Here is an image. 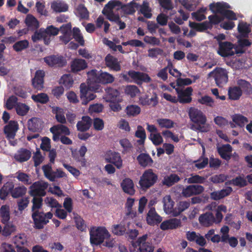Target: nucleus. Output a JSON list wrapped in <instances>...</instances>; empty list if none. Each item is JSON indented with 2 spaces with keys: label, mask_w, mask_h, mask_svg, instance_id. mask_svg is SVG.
<instances>
[{
  "label": "nucleus",
  "mask_w": 252,
  "mask_h": 252,
  "mask_svg": "<svg viewBox=\"0 0 252 252\" xmlns=\"http://www.w3.org/2000/svg\"><path fill=\"white\" fill-rule=\"evenodd\" d=\"M138 8L139 4L136 3H131L123 6L119 1L113 0L109 1L105 5L102 12L110 21L116 22L118 21L119 16L114 13L115 11L121 9L125 13L130 14L134 13Z\"/></svg>",
  "instance_id": "f257e3e1"
},
{
  "label": "nucleus",
  "mask_w": 252,
  "mask_h": 252,
  "mask_svg": "<svg viewBox=\"0 0 252 252\" xmlns=\"http://www.w3.org/2000/svg\"><path fill=\"white\" fill-rule=\"evenodd\" d=\"M90 242L93 245H99L105 239L111 237V234L104 226H93L90 229Z\"/></svg>",
  "instance_id": "f03ea898"
},
{
  "label": "nucleus",
  "mask_w": 252,
  "mask_h": 252,
  "mask_svg": "<svg viewBox=\"0 0 252 252\" xmlns=\"http://www.w3.org/2000/svg\"><path fill=\"white\" fill-rule=\"evenodd\" d=\"M189 113L191 121L197 124V130L201 132H207L210 129V125L206 123V117L201 111L191 107Z\"/></svg>",
  "instance_id": "7ed1b4c3"
},
{
  "label": "nucleus",
  "mask_w": 252,
  "mask_h": 252,
  "mask_svg": "<svg viewBox=\"0 0 252 252\" xmlns=\"http://www.w3.org/2000/svg\"><path fill=\"white\" fill-rule=\"evenodd\" d=\"M230 6L224 2H217L210 4V10L214 13L220 14L222 18L230 20H235L237 19V16L233 11L228 8Z\"/></svg>",
  "instance_id": "20e7f679"
},
{
  "label": "nucleus",
  "mask_w": 252,
  "mask_h": 252,
  "mask_svg": "<svg viewBox=\"0 0 252 252\" xmlns=\"http://www.w3.org/2000/svg\"><path fill=\"white\" fill-rule=\"evenodd\" d=\"M228 71L222 67H217L208 74L209 77L213 78L216 85L220 87H223L228 80Z\"/></svg>",
  "instance_id": "39448f33"
},
{
  "label": "nucleus",
  "mask_w": 252,
  "mask_h": 252,
  "mask_svg": "<svg viewBox=\"0 0 252 252\" xmlns=\"http://www.w3.org/2000/svg\"><path fill=\"white\" fill-rule=\"evenodd\" d=\"M243 51L241 49L236 47L230 42L224 41L219 43L218 53L221 57H225L232 56L235 54L242 53Z\"/></svg>",
  "instance_id": "423d86ee"
},
{
  "label": "nucleus",
  "mask_w": 252,
  "mask_h": 252,
  "mask_svg": "<svg viewBox=\"0 0 252 252\" xmlns=\"http://www.w3.org/2000/svg\"><path fill=\"white\" fill-rule=\"evenodd\" d=\"M157 179V175L150 169L144 171L140 177L139 184L142 189H147L154 185Z\"/></svg>",
  "instance_id": "0eeeda50"
},
{
  "label": "nucleus",
  "mask_w": 252,
  "mask_h": 252,
  "mask_svg": "<svg viewBox=\"0 0 252 252\" xmlns=\"http://www.w3.org/2000/svg\"><path fill=\"white\" fill-rule=\"evenodd\" d=\"M52 217L53 214L51 212L44 214L43 212L35 211L32 214L35 227L38 229L43 228V226L49 222V220L51 219Z\"/></svg>",
  "instance_id": "6e6552de"
},
{
  "label": "nucleus",
  "mask_w": 252,
  "mask_h": 252,
  "mask_svg": "<svg viewBox=\"0 0 252 252\" xmlns=\"http://www.w3.org/2000/svg\"><path fill=\"white\" fill-rule=\"evenodd\" d=\"M48 187V184L43 181L34 182L30 187L29 194L32 196H44L46 194L45 190Z\"/></svg>",
  "instance_id": "1a4fd4ad"
},
{
  "label": "nucleus",
  "mask_w": 252,
  "mask_h": 252,
  "mask_svg": "<svg viewBox=\"0 0 252 252\" xmlns=\"http://www.w3.org/2000/svg\"><path fill=\"white\" fill-rule=\"evenodd\" d=\"M151 234H146L138 238L136 243L139 247L140 252H153L154 247L149 242Z\"/></svg>",
  "instance_id": "9d476101"
},
{
  "label": "nucleus",
  "mask_w": 252,
  "mask_h": 252,
  "mask_svg": "<svg viewBox=\"0 0 252 252\" xmlns=\"http://www.w3.org/2000/svg\"><path fill=\"white\" fill-rule=\"evenodd\" d=\"M100 71L93 69L89 71L88 74L87 84L89 89L94 91H98L99 85L97 84L100 82Z\"/></svg>",
  "instance_id": "9b49d317"
},
{
  "label": "nucleus",
  "mask_w": 252,
  "mask_h": 252,
  "mask_svg": "<svg viewBox=\"0 0 252 252\" xmlns=\"http://www.w3.org/2000/svg\"><path fill=\"white\" fill-rule=\"evenodd\" d=\"M80 98L82 100V103L86 105L88 102L95 98V95L92 93L96 92L94 90L89 89V85L85 83L81 84L80 87Z\"/></svg>",
  "instance_id": "f8f14e48"
},
{
  "label": "nucleus",
  "mask_w": 252,
  "mask_h": 252,
  "mask_svg": "<svg viewBox=\"0 0 252 252\" xmlns=\"http://www.w3.org/2000/svg\"><path fill=\"white\" fill-rule=\"evenodd\" d=\"M128 76L132 81L138 85L141 84L142 83H149L151 82V78L146 73L134 70L129 71Z\"/></svg>",
  "instance_id": "ddd939ff"
},
{
  "label": "nucleus",
  "mask_w": 252,
  "mask_h": 252,
  "mask_svg": "<svg viewBox=\"0 0 252 252\" xmlns=\"http://www.w3.org/2000/svg\"><path fill=\"white\" fill-rule=\"evenodd\" d=\"M175 90L178 94V101L182 103H186L191 101L192 89L191 87H188L184 90L176 88Z\"/></svg>",
  "instance_id": "4468645a"
},
{
  "label": "nucleus",
  "mask_w": 252,
  "mask_h": 252,
  "mask_svg": "<svg viewBox=\"0 0 252 252\" xmlns=\"http://www.w3.org/2000/svg\"><path fill=\"white\" fill-rule=\"evenodd\" d=\"M50 130L53 135V139L55 141L60 139L61 134L69 135L70 134L68 128L62 125L54 126L50 128Z\"/></svg>",
  "instance_id": "2eb2a0df"
},
{
  "label": "nucleus",
  "mask_w": 252,
  "mask_h": 252,
  "mask_svg": "<svg viewBox=\"0 0 252 252\" xmlns=\"http://www.w3.org/2000/svg\"><path fill=\"white\" fill-rule=\"evenodd\" d=\"M181 226V220L176 218H172L164 220L160 225L162 230L175 229Z\"/></svg>",
  "instance_id": "dca6fc26"
},
{
  "label": "nucleus",
  "mask_w": 252,
  "mask_h": 252,
  "mask_svg": "<svg viewBox=\"0 0 252 252\" xmlns=\"http://www.w3.org/2000/svg\"><path fill=\"white\" fill-rule=\"evenodd\" d=\"M204 190L202 186L200 185H190L184 189L182 194L185 197H189L193 195L201 193Z\"/></svg>",
  "instance_id": "f3484780"
},
{
  "label": "nucleus",
  "mask_w": 252,
  "mask_h": 252,
  "mask_svg": "<svg viewBox=\"0 0 252 252\" xmlns=\"http://www.w3.org/2000/svg\"><path fill=\"white\" fill-rule=\"evenodd\" d=\"M87 66V62L81 59H75L70 63V69L74 73L84 70Z\"/></svg>",
  "instance_id": "a211bd4d"
},
{
  "label": "nucleus",
  "mask_w": 252,
  "mask_h": 252,
  "mask_svg": "<svg viewBox=\"0 0 252 252\" xmlns=\"http://www.w3.org/2000/svg\"><path fill=\"white\" fill-rule=\"evenodd\" d=\"M18 129V125L17 122L11 121L4 127V132L6 137L9 139H13Z\"/></svg>",
  "instance_id": "6ab92c4d"
},
{
  "label": "nucleus",
  "mask_w": 252,
  "mask_h": 252,
  "mask_svg": "<svg viewBox=\"0 0 252 252\" xmlns=\"http://www.w3.org/2000/svg\"><path fill=\"white\" fill-rule=\"evenodd\" d=\"M105 159L107 162L113 163L118 168H121L122 167V159L118 153L109 152Z\"/></svg>",
  "instance_id": "aec40b11"
},
{
  "label": "nucleus",
  "mask_w": 252,
  "mask_h": 252,
  "mask_svg": "<svg viewBox=\"0 0 252 252\" xmlns=\"http://www.w3.org/2000/svg\"><path fill=\"white\" fill-rule=\"evenodd\" d=\"M105 91L106 93L105 97L106 101L112 102L114 101L121 102L122 101V99L119 97L120 93L117 90L110 88L106 89Z\"/></svg>",
  "instance_id": "412c9836"
},
{
  "label": "nucleus",
  "mask_w": 252,
  "mask_h": 252,
  "mask_svg": "<svg viewBox=\"0 0 252 252\" xmlns=\"http://www.w3.org/2000/svg\"><path fill=\"white\" fill-rule=\"evenodd\" d=\"M209 207V209L211 210H213L214 209H215L216 223H219L221 222L223 219V215L222 213L226 212L227 207L223 205H220L217 206L215 203L211 204Z\"/></svg>",
  "instance_id": "4be33fe9"
},
{
  "label": "nucleus",
  "mask_w": 252,
  "mask_h": 252,
  "mask_svg": "<svg viewBox=\"0 0 252 252\" xmlns=\"http://www.w3.org/2000/svg\"><path fill=\"white\" fill-rule=\"evenodd\" d=\"M162 203L164 212L167 215L173 216L174 202L172 200L171 196L168 195L165 196L162 199Z\"/></svg>",
  "instance_id": "5701e85b"
},
{
  "label": "nucleus",
  "mask_w": 252,
  "mask_h": 252,
  "mask_svg": "<svg viewBox=\"0 0 252 252\" xmlns=\"http://www.w3.org/2000/svg\"><path fill=\"white\" fill-rule=\"evenodd\" d=\"M32 156L31 152L26 149H21L19 150L14 155L15 159L20 162H25L28 160Z\"/></svg>",
  "instance_id": "b1692460"
},
{
  "label": "nucleus",
  "mask_w": 252,
  "mask_h": 252,
  "mask_svg": "<svg viewBox=\"0 0 252 252\" xmlns=\"http://www.w3.org/2000/svg\"><path fill=\"white\" fill-rule=\"evenodd\" d=\"M32 39L34 42L43 40L44 43L46 45H48L51 41V39L46 36L44 29L43 28L36 31L32 36Z\"/></svg>",
  "instance_id": "393cba45"
},
{
  "label": "nucleus",
  "mask_w": 252,
  "mask_h": 252,
  "mask_svg": "<svg viewBox=\"0 0 252 252\" xmlns=\"http://www.w3.org/2000/svg\"><path fill=\"white\" fill-rule=\"evenodd\" d=\"M44 72L42 70H38L32 79V84L34 88L37 90H41L43 88V77Z\"/></svg>",
  "instance_id": "a878e982"
},
{
  "label": "nucleus",
  "mask_w": 252,
  "mask_h": 252,
  "mask_svg": "<svg viewBox=\"0 0 252 252\" xmlns=\"http://www.w3.org/2000/svg\"><path fill=\"white\" fill-rule=\"evenodd\" d=\"M218 152L220 156L223 159L228 160L231 156L232 151V147L229 144L218 146Z\"/></svg>",
  "instance_id": "bb28decb"
},
{
  "label": "nucleus",
  "mask_w": 252,
  "mask_h": 252,
  "mask_svg": "<svg viewBox=\"0 0 252 252\" xmlns=\"http://www.w3.org/2000/svg\"><path fill=\"white\" fill-rule=\"evenodd\" d=\"M146 220L149 224L154 225L161 222L162 218L157 213L154 208H151L147 215Z\"/></svg>",
  "instance_id": "cd10ccee"
},
{
  "label": "nucleus",
  "mask_w": 252,
  "mask_h": 252,
  "mask_svg": "<svg viewBox=\"0 0 252 252\" xmlns=\"http://www.w3.org/2000/svg\"><path fill=\"white\" fill-rule=\"evenodd\" d=\"M200 223L203 226H209L214 223H216V219L211 213H205L199 218Z\"/></svg>",
  "instance_id": "c85d7f7f"
},
{
  "label": "nucleus",
  "mask_w": 252,
  "mask_h": 252,
  "mask_svg": "<svg viewBox=\"0 0 252 252\" xmlns=\"http://www.w3.org/2000/svg\"><path fill=\"white\" fill-rule=\"evenodd\" d=\"M51 8L55 12H64L68 10V6L64 1L56 0L51 2Z\"/></svg>",
  "instance_id": "c756f323"
},
{
  "label": "nucleus",
  "mask_w": 252,
  "mask_h": 252,
  "mask_svg": "<svg viewBox=\"0 0 252 252\" xmlns=\"http://www.w3.org/2000/svg\"><path fill=\"white\" fill-rule=\"evenodd\" d=\"M121 187L124 191L130 195H133L135 192L134 184L129 178H126L122 181Z\"/></svg>",
  "instance_id": "7c9ffc66"
},
{
  "label": "nucleus",
  "mask_w": 252,
  "mask_h": 252,
  "mask_svg": "<svg viewBox=\"0 0 252 252\" xmlns=\"http://www.w3.org/2000/svg\"><path fill=\"white\" fill-rule=\"evenodd\" d=\"M232 191L230 187H227L219 191H214L210 194L211 198L215 200H220L228 195Z\"/></svg>",
  "instance_id": "2f4dec72"
},
{
  "label": "nucleus",
  "mask_w": 252,
  "mask_h": 252,
  "mask_svg": "<svg viewBox=\"0 0 252 252\" xmlns=\"http://www.w3.org/2000/svg\"><path fill=\"white\" fill-rule=\"evenodd\" d=\"M106 65L112 69L119 71L121 69L120 65L117 59L110 55H108L105 58Z\"/></svg>",
  "instance_id": "473e14b6"
},
{
  "label": "nucleus",
  "mask_w": 252,
  "mask_h": 252,
  "mask_svg": "<svg viewBox=\"0 0 252 252\" xmlns=\"http://www.w3.org/2000/svg\"><path fill=\"white\" fill-rule=\"evenodd\" d=\"M91 124L92 121L90 117H83L82 120L78 122L77 127L78 130L84 131L90 128Z\"/></svg>",
  "instance_id": "72a5a7b5"
},
{
  "label": "nucleus",
  "mask_w": 252,
  "mask_h": 252,
  "mask_svg": "<svg viewBox=\"0 0 252 252\" xmlns=\"http://www.w3.org/2000/svg\"><path fill=\"white\" fill-rule=\"evenodd\" d=\"M111 230L114 235L121 236L126 233V229L125 223L121 222L119 224H113L111 226Z\"/></svg>",
  "instance_id": "f704fd0d"
},
{
  "label": "nucleus",
  "mask_w": 252,
  "mask_h": 252,
  "mask_svg": "<svg viewBox=\"0 0 252 252\" xmlns=\"http://www.w3.org/2000/svg\"><path fill=\"white\" fill-rule=\"evenodd\" d=\"M125 94L131 98L135 97L140 93V90L135 85H129L125 86L124 88Z\"/></svg>",
  "instance_id": "c9c22d12"
},
{
  "label": "nucleus",
  "mask_w": 252,
  "mask_h": 252,
  "mask_svg": "<svg viewBox=\"0 0 252 252\" xmlns=\"http://www.w3.org/2000/svg\"><path fill=\"white\" fill-rule=\"evenodd\" d=\"M158 98L156 94H154L151 98H148L147 96H143L139 97V103L142 105L155 106L158 103Z\"/></svg>",
  "instance_id": "e433bc0d"
},
{
  "label": "nucleus",
  "mask_w": 252,
  "mask_h": 252,
  "mask_svg": "<svg viewBox=\"0 0 252 252\" xmlns=\"http://www.w3.org/2000/svg\"><path fill=\"white\" fill-rule=\"evenodd\" d=\"M237 30L240 35L246 36L251 32L250 25L245 22H240L237 26Z\"/></svg>",
  "instance_id": "4c0bfd02"
},
{
  "label": "nucleus",
  "mask_w": 252,
  "mask_h": 252,
  "mask_svg": "<svg viewBox=\"0 0 252 252\" xmlns=\"http://www.w3.org/2000/svg\"><path fill=\"white\" fill-rule=\"evenodd\" d=\"M139 163L143 167L151 165L153 163V160L148 154L142 153L137 158Z\"/></svg>",
  "instance_id": "58836bf2"
},
{
  "label": "nucleus",
  "mask_w": 252,
  "mask_h": 252,
  "mask_svg": "<svg viewBox=\"0 0 252 252\" xmlns=\"http://www.w3.org/2000/svg\"><path fill=\"white\" fill-rule=\"evenodd\" d=\"M180 177L175 174H172L169 175L164 176L162 184L166 186L170 187L180 180Z\"/></svg>",
  "instance_id": "ea45409f"
},
{
  "label": "nucleus",
  "mask_w": 252,
  "mask_h": 252,
  "mask_svg": "<svg viewBox=\"0 0 252 252\" xmlns=\"http://www.w3.org/2000/svg\"><path fill=\"white\" fill-rule=\"evenodd\" d=\"M157 123L161 128L170 129L174 126L175 123L170 119L159 118L157 120Z\"/></svg>",
  "instance_id": "a19ab883"
},
{
  "label": "nucleus",
  "mask_w": 252,
  "mask_h": 252,
  "mask_svg": "<svg viewBox=\"0 0 252 252\" xmlns=\"http://www.w3.org/2000/svg\"><path fill=\"white\" fill-rule=\"evenodd\" d=\"M189 26L192 29L196 31L202 32L210 27V24L209 22H205L201 23H196L190 22Z\"/></svg>",
  "instance_id": "79ce46f5"
},
{
  "label": "nucleus",
  "mask_w": 252,
  "mask_h": 252,
  "mask_svg": "<svg viewBox=\"0 0 252 252\" xmlns=\"http://www.w3.org/2000/svg\"><path fill=\"white\" fill-rule=\"evenodd\" d=\"M228 94L230 99L237 100L241 96L242 91L238 87H230L228 89Z\"/></svg>",
  "instance_id": "37998d69"
},
{
  "label": "nucleus",
  "mask_w": 252,
  "mask_h": 252,
  "mask_svg": "<svg viewBox=\"0 0 252 252\" xmlns=\"http://www.w3.org/2000/svg\"><path fill=\"white\" fill-rule=\"evenodd\" d=\"M0 216L2 223H5L8 222L10 219V208L8 205L1 206L0 208Z\"/></svg>",
  "instance_id": "c03bdc74"
},
{
  "label": "nucleus",
  "mask_w": 252,
  "mask_h": 252,
  "mask_svg": "<svg viewBox=\"0 0 252 252\" xmlns=\"http://www.w3.org/2000/svg\"><path fill=\"white\" fill-rule=\"evenodd\" d=\"M14 188V184L11 182L5 184L0 190V198L4 200L6 198L9 192Z\"/></svg>",
  "instance_id": "a18cd8bd"
},
{
  "label": "nucleus",
  "mask_w": 252,
  "mask_h": 252,
  "mask_svg": "<svg viewBox=\"0 0 252 252\" xmlns=\"http://www.w3.org/2000/svg\"><path fill=\"white\" fill-rule=\"evenodd\" d=\"M231 118L232 122L240 127H244L248 122V120L246 117L240 114L233 115L231 116Z\"/></svg>",
  "instance_id": "49530a36"
},
{
  "label": "nucleus",
  "mask_w": 252,
  "mask_h": 252,
  "mask_svg": "<svg viewBox=\"0 0 252 252\" xmlns=\"http://www.w3.org/2000/svg\"><path fill=\"white\" fill-rule=\"evenodd\" d=\"M189 203L186 201H181L179 202L176 207L174 208L173 212V216L177 217L183 211L189 207Z\"/></svg>",
  "instance_id": "de8ad7c7"
},
{
  "label": "nucleus",
  "mask_w": 252,
  "mask_h": 252,
  "mask_svg": "<svg viewBox=\"0 0 252 252\" xmlns=\"http://www.w3.org/2000/svg\"><path fill=\"white\" fill-rule=\"evenodd\" d=\"M42 122L37 118H32L28 121L29 128L32 131H36L41 128Z\"/></svg>",
  "instance_id": "09e8293b"
},
{
  "label": "nucleus",
  "mask_w": 252,
  "mask_h": 252,
  "mask_svg": "<svg viewBox=\"0 0 252 252\" xmlns=\"http://www.w3.org/2000/svg\"><path fill=\"white\" fill-rule=\"evenodd\" d=\"M141 112V108L137 105H129L126 109V113L128 116L135 117Z\"/></svg>",
  "instance_id": "8fccbe9b"
},
{
  "label": "nucleus",
  "mask_w": 252,
  "mask_h": 252,
  "mask_svg": "<svg viewBox=\"0 0 252 252\" xmlns=\"http://www.w3.org/2000/svg\"><path fill=\"white\" fill-rule=\"evenodd\" d=\"M53 112L56 114V118L58 122L62 124L66 123L64 112L63 109L59 107H53Z\"/></svg>",
  "instance_id": "3c124183"
},
{
  "label": "nucleus",
  "mask_w": 252,
  "mask_h": 252,
  "mask_svg": "<svg viewBox=\"0 0 252 252\" xmlns=\"http://www.w3.org/2000/svg\"><path fill=\"white\" fill-rule=\"evenodd\" d=\"M135 136L139 138L137 143L139 145H143L146 139V135L144 129L140 126H138L135 133Z\"/></svg>",
  "instance_id": "603ef678"
},
{
  "label": "nucleus",
  "mask_w": 252,
  "mask_h": 252,
  "mask_svg": "<svg viewBox=\"0 0 252 252\" xmlns=\"http://www.w3.org/2000/svg\"><path fill=\"white\" fill-rule=\"evenodd\" d=\"M73 83V78L70 74L63 75L60 80V83L64 85L66 88H71Z\"/></svg>",
  "instance_id": "864d4df0"
},
{
  "label": "nucleus",
  "mask_w": 252,
  "mask_h": 252,
  "mask_svg": "<svg viewBox=\"0 0 252 252\" xmlns=\"http://www.w3.org/2000/svg\"><path fill=\"white\" fill-rule=\"evenodd\" d=\"M26 25L31 29H37L39 27V23L37 20L31 15H28L25 19Z\"/></svg>",
  "instance_id": "5fc2aeb1"
},
{
  "label": "nucleus",
  "mask_w": 252,
  "mask_h": 252,
  "mask_svg": "<svg viewBox=\"0 0 252 252\" xmlns=\"http://www.w3.org/2000/svg\"><path fill=\"white\" fill-rule=\"evenodd\" d=\"M32 98L34 102L41 104L46 103L49 100L48 95L45 93H39L37 94H33L32 96Z\"/></svg>",
  "instance_id": "6e6d98bb"
},
{
  "label": "nucleus",
  "mask_w": 252,
  "mask_h": 252,
  "mask_svg": "<svg viewBox=\"0 0 252 252\" xmlns=\"http://www.w3.org/2000/svg\"><path fill=\"white\" fill-rule=\"evenodd\" d=\"M121 146L123 148V153H126L130 152L133 148L131 142L127 138H124L119 141Z\"/></svg>",
  "instance_id": "4d7b16f0"
},
{
  "label": "nucleus",
  "mask_w": 252,
  "mask_h": 252,
  "mask_svg": "<svg viewBox=\"0 0 252 252\" xmlns=\"http://www.w3.org/2000/svg\"><path fill=\"white\" fill-rule=\"evenodd\" d=\"M17 179L25 185H30L32 183L30 176L26 173L18 171L16 173Z\"/></svg>",
  "instance_id": "13d9d810"
},
{
  "label": "nucleus",
  "mask_w": 252,
  "mask_h": 252,
  "mask_svg": "<svg viewBox=\"0 0 252 252\" xmlns=\"http://www.w3.org/2000/svg\"><path fill=\"white\" fill-rule=\"evenodd\" d=\"M13 241L18 249L22 248V246L27 243L26 236L23 234H20L15 236L13 238Z\"/></svg>",
  "instance_id": "bf43d9fd"
},
{
  "label": "nucleus",
  "mask_w": 252,
  "mask_h": 252,
  "mask_svg": "<svg viewBox=\"0 0 252 252\" xmlns=\"http://www.w3.org/2000/svg\"><path fill=\"white\" fill-rule=\"evenodd\" d=\"M27 192V188L23 186L13 189L11 191V195L13 198H18L24 195Z\"/></svg>",
  "instance_id": "052dcab7"
},
{
  "label": "nucleus",
  "mask_w": 252,
  "mask_h": 252,
  "mask_svg": "<svg viewBox=\"0 0 252 252\" xmlns=\"http://www.w3.org/2000/svg\"><path fill=\"white\" fill-rule=\"evenodd\" d=\"M45 63L50 66L61 65L62 59L54 56L46 57L44 59Z\"/></svg>",
  "instance_id": "680f3d73"
},
{
  "label": "nucleus",
  "mask_w": 252,
  "mask_h": 252,
  "mask_svg": "<svg viewBox=\"0 0 252 252\" xmlns=\"http://www.w3.org/2000/svg\"><path fill=\"white\" fill-rule=\"evenodd\" d=\"M72 32L75 40L78 42L81 46H84L85 40L83 36L81 33L80 30L78 28H74L72 30Z\"/></svg>",
  "instance_id": "e2e57ef3"
},
{
  "label": "nucleus",
  "mask_w": 252,
  "mask_h": 252,
  "mask_svg": "<svg viewBox=\"0 0 252 252\" xmlns=\"http://www.w3.org/2000/svg\"><path fill=\"white\" fill-rule=\"evenodd\" d=\"M149 139L156 146L159 145L163 142V139L162 136L160 133L158 132L151 133L149 136Z\"/></svg>",
  "instance_id": "0e129e2a"
},
{
  "label": "nucleus",
  "mask_w": 252,
  "mask_h": 252,
  "mask_svg": "<svg viewBox=\"0 0 252 252\" xmlns=\"http://www.w3.org/2000/svg\"><path fill=\"white\" fill-rule=\"evenodd\" d=\"M30 109L29 106L25 103H17L16 106V110L19 115H26Z\"/></svg>",
  "instance_id": "69168bd1"
},
{
  "label": "nucleus",
  "mask_w": 252,
  "mask_h": 252,
  "mask_svg": "<svg viewBox=\"0 0 252 252\" xmlns=\"http://www.w3.org/2000/svg\"><path fill=\"white\" fill-rule=\"evenodd\" d=\"M114 81V77L111 74L106 72H101L100 74V82L103 84L111 83Z\"/></svg>",
  "instance_id": "338daca9"
},
{
  "label": "nucleus",
  "mask_w": 252,
  "mask_h": 252,
  "mask_svg": "<svg viewBox=\"0 0 252 252\" xmlns=\"http://www.w3.org/2000/svg\"><path fill=\"white\" fill-rule=\"evenodd\" d=\"M29 42L27 40H23L16 42L13 45V49L16 52L21 51L29 46Z\"/></svg>",
  "instance_id": "774afa93"
}]
</instances>
